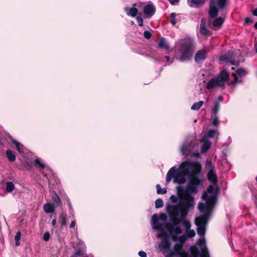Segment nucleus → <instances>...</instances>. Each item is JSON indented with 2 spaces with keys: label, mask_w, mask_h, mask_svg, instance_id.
I'll return each mask as SVG.
<instances>
[{
  "label": "nucleus",
  "mask_w": 257,
  "mask_h": 257,
  "mask_svg": "<svg viewBox=\"0 0 257 257\" xmlns=\"http://www.w3.org/2000/svg\"><path fill=\"white\" fill-rule=\"evenodd\" d=\"M21 237V233L20 231H18L15 236V239L16 241V245L19 246L20 245V239Z\"/></svg>",
  "instance_id": "7c9ffc66"
},
{
  "label": "nucleus",
  "mask_w": 257,
  "mask_h": 257,
  "mask_svg": "<svg viewBox=\"0 0 257 257\" xmlns=\"http://www.w3.org/2000/svg\"><path fill=\"white\" fill-rule=\"evenodd\" d=\"M204 102L200 100L197 102L194 103L191 106V108L193 110H198L203 105Z\"/></svg>",
  "instance_id": "5701e85b"
},
{
  "label": "nucleus",
  "mask_w": 257,
  "mask_h": 257,
  "mask_svg": "<svg viewBox=\"0 0 257 257\" xmlns=\"http://www.w3.org/2000/svg\"><path fill=\"white\" fill-rule=\"evenodd\" d=\"M137 21L138 23V25L140 26H142L143 25V19L140 16H137Z\"/></svg>",
  "instance_id": "58836bf2"
},
{
  "label": "nucleus",
  "mask_w": 257,
  "mask_h": 257,
  "mask_svg": "<svg viewBox=\"0 0 257 257\" xmlns=\"http://www.w3.org/2000/svg\"><path fill=\"white\" fill-rule=\"evenodd\" d=\"M206 58V53L204 50H200L197 52L195 56V61L199 63L204 60Z\"/></svg>",
  "instance_id": "ddd939ff"
},
{
  "label": "nucleus",
  "mask_w": 257,
  "mask_h": 257,
  "mask_svg": "<svg viewBox=\"0 0 257 257\" xmlns=\"http://www.w3.org/2000/svg\"><path fill=\"white\" fill-rule=\"evenodd\" d=\"M220 108V104L219 102H216L214 105V107L211 111V116H217Z\"/></svg>",
  "instance_id": "b1692460"
},
{
  "label": "nucleus",
  "mask_w": 257,
  "mask_h": 257,
  "mask_svg": "<svg viewBox=\"0 0 257 257\" xmlns=\"http://www.w3.org/2000/svg\"><path fill=\"white\" fill-rule=\"evenodd\" d=\"M256 182H257V177H256Z\"/></svg>",
  "instance_id": "6e6d98bb"
},
{
  "label": "nucleus",
  "mask_w": 257,
  "mask_h": 257,
  "mask_svg": "<svg viewBox=\"0 0 257 257\" xmlns=\"http://www.w3.org/2000/svg\"><path fill=\"white\" fill-rule=\"evenodd\" d=\"M11 140L13 144H14L16 147L17 151L19 152V153H23L22 149L23 148V145L21 144H20L19 142H18L17 140H15L12 137H10Z\"/></svg>",
  "instance_id": "412c9836"
},
{
  "label": "nucleus",
  "mask_w": 257,
  "mask_h": 257,
  "mask_svg": "<svg viewBox=\"0 0 257 257\" xmlns=\"http://www.w3.org/2000/svg\"><path fill=\"white\" fill-rule=\"evenodd\" d=\"M211 143L209 140H205L203 143L201 148V153H206L211 147Z\"/></svg>",
  "instance_id": "f3484780"
},
{
  "label": "nucleus",
  "mask_w": 257,
  "mask_h": 257,
  "mask_svg": "<svg viewBox=\"0 0 257 257\" xmlns=\"http://www.w3.org/2000/svg\"><path fill=\"white\" fill-rule=\"evenodd\" d=\"M56 219H53L52 221V224L53 226H55L56 225Z\"/></svg>",
  "instance_id": "de8ad7c7"
},
{
  "label": "nucleus",
  "mask_w": 257,
  "mask_h": 257,
  "mask_svg": "<svg viewBox=\"0 0 257 257\" xmlns=\"http://www.w3.org/2000/svg\"><path fill=\"white\" fill-rule=\"evenodd\" d=\"M192 156L194 157H199L200 156V153L195 152L192 154Z\"/></svg>",
  "instance_id": "a18cd8bd"
},
{
  "label": "nucleus",
  "mask_w": 257,
  "mask_h": 257,
  "mask_svg": "<svg viewBox=\"0 0 257 257\" xmlns=\"http://www.w3.org/2000/svg\"><path fill=\"white\" fill-rule=\"evenodd\" d=\"M172 5H177L178 4L179 1H170Z\"/></svg>",
  "instance_id": "49530a36"
},
{
  "label": "nucleus",
  "mask_w": 257,
  "mask_h": 257,
  "mask_svg": "<svg viewBox=\"0 0 257 257\" xmlns=\"http://www.w3.org/2000/svg\"><path fill=\"white\" fill-rule=\"evenodd\" d=\"M248 19V18H246V19H245V21H246V22H247Z\"/></svg>",
  "instance_id": "5fc2aeb1"
},
{
  "label": "nucleus",
  "mask_w": 257,
  "mask_h": 257,
  "mask_svg": "<svg viewBox=\"0 0 257 257\" xmlns=\"http://www.w3.org/2000/svg\"><path fill=\"white\" fill-rule=\"evenodd\" d=\"M227 1H210L209 4V14L211 18H215L218 12L226 7Z\"/></svg>",
  "instance_id": "0eeeda50"
},
{
  "label": "nucleus",
  "mask_w": 257,
  "mask_h": 257,
  "mask_svg": "<svg viewBox=\"0 0 257 257\" xmlns=\"http://www.w3.org/2000/svg\"><path fill=\"white\" fill-rule=\"evenodd\" d=\"M164 203L161 199H158L155 201V207L156 208H160L163 206Z\"/></svg>",
  "instance_id": "2f4dec72"
},
{
  "label": "nucleus",
  "mask_w": 257,
  "mask_h": 257,
  "mask_svg": "<svg viewBox=\"0 0 257 257\" xmlns=\"http://www.w3.org/2000/svg\"><path fill=\"white\" fill-rule=\"evenodd\" d=\"M218 192L219 190L217 188H215L211 185L209 186L207 191L202 195V198L205 202L198 203V209L202 214L195 218V224L197 226V233L201 238L197 241L196 245L191 246L190 247V252L193 257H209V251L204 237L205 227L211 216Z\"/></svg>",
  "instance_id": "f257e3e1"
},
{
  "label": "nucleus",
  "mask_w": 257,
  "mask_h": 257,
  "mask_svg": "<svg viewBox=\"0 0 257 257\" xmlns=\"http://www.w3.org/2000/svg\"><path fill=\"white\" fill-rule=\"evenodd\" d=\"M205 169L208 170L207 178L212 184L216 185L217 183V177L215 170V166L211 161L207 160L205 162Z\"/></svg>",
  "instance_id": "6e6552de"
},
{
  "label": "nucleus",
  "mask_w": 257,
  "mask_h": 257,
  "mask_svg": "<svg viewBox=\"0 0 257 257\" xmlns=\"http://www.w3.org/2000/svg\"><path fill=\"white\" fill-rule=\"evenodd\" d=\"M60 219L61 220V226H64L66 224V214L64 213H62L60 214Z\"/></svg>",
  "instance_id": "bb28decb"
},
{
  "label": "nucleus",
  "mask_w": 257,
  "mask_h": 257,
  "mask_svg": "<svg viewBox=\"0 0 257 257\" xmlns=\"http://www.w3.org/2000/svg\"><path fill=\"white\" fill-rule=\"evenodd\" d=\"M201 171L202 165L199 162L184 161L177 168L173 166L169 170L166 175V182L169 183L173 179L174 183L182 185L186 183L187 179L189 182L182 192L181 198L183 197L194 198L190 195L198 192V186L201 184V180L199 178Z\"/></svg>",
  "instance_id": "f03ea898"
},
{
  "label": "nucleus",
  "mask_w": 257,
  "mask_h": 257,
  "mask_svg": "<svg viewBox=\"0 0 257 257\" xmlns=\"http://www.w3.org/2000/svg\"><path fill=\"white\" fill-rule=\"evenodd\" d=\"M61 204V200H60V199L59 198V197L56 195V199L54 200V206H59Z\"/></svg>",
  "instance_id": "e433bc0d"
},
{
  "label": "nucleus",
  "mask_w": 257,
  "mask_h": 257,
  "mask_svg": "<svg viewBox=\"0 0 257 257\" xmlns=\"http://www.w3.org/2000/svg\"><path fill=\"white\" fill-rule=\"evenodd\" d=\"M200 33L203 35L210 34V31L204 26H200Z\"/></svg>",
  "instance_id": "f704fd0d"
},
{
  "label": "nucleus",
  "mask_w": 257,
  "mask_h": 257,
  "mask_svg": "<svg viewBox=\"0 0 257 257\" xmlns=\"http://www.w3.org/2000/svg\"><path fill=\"white\" fill-rule=\"evenodd\" d=\"M184 251L180 245L175 244L173 250H169L166 253V257H173L175 255H179L180 257H188V255L183 253ZM192 257H193L192 255Z\"/></svg>",
  "instance_id": "1a4fd4ad"
},
{
  "label": "nucleus",
  "mask_w": 257,
  "mask_h": 257,
  "mask_svg": "<svg viewBox=\"0 0 257 257\" xmlns=\"http://www.w3.org/2000/svg\"><path fill=\"white\" fill-rule=\"evenodd\" d=\"M181 199V197L180 198V199H178V197L177 196H176L175 195H172L171 196H170V200L172 202V203H177V204L176 205V206L178 205V202H179V201L180 200V199ZM174 206H176V205H174L173 207H172V208H173ZM174 213L173 212V211L172 210V213L170 214V217L172 218V219L174 220V218L176 217V215L174 214Z\"/></svg>",
  "instance_id": "dca6fc26"
},
{
  "label": "nucleus",
  "mask_w": 257,
  "mask_h": 257,
  "mask_svg": "<svg viewBox=\"0 0 257 257\" xmlns=\"http://www.w3.org/2000/svg\"><path fill=\"white\" fill-rule=\"evenodd\" d=\"M143 11L145 18H149L154 15L156 12V7L153 4H150L144 7Z\"/></svg>",
  "instance_id": "9d476101"
},
{
  "label": "nucleus",
  "mask_w": 257,
  "mask_h": 257,
  "mask_svg": "<svg viewBox=\"0 0 257 257\" xmlns=\"http://www.w3.org/2000/svg\"><path fill=\"white\" fill-rule=\"evenodd\" d=\"M138 254L140 257H147V253L144 251H140Z\"/></svg>",
  "instance_id": "79ce46f5"
},
{
  "label": "nucleus",
  "mask_w": 257,
  "mask_h": 257,
  "mask_svg": "<svg viewBox=\"0 0 257 257\" xmlns=\"http://www.w3.org/2000/svg\"><path fill=\"white\" fill-rule=\"evenodd\" d=\"M50 234L49 232H46L43 236V239L45 241H48L50 239Z\"/></svg>",
  "instance_id": "ea45409f"
},
{
  "label": "nucleus",
  "mask_w": 257,
  "mask_h": 257,
  "mask_svg": "<svg viewBox=\"0 0 257 257\" xmlns=\"http://www.w3.org/2000/svg\"><path fill=\"white\" fill-rule=\"evenodd\" d=\"M233 52H229L228 55H225L221 57V60L225 61L226 62H229L231 65L238 66L239 64V61H234L231 59Z\"/></svg>",
  "instance_id": "f8f14e48"
},
{
  "label": "nucleus",
  "mask_w": 257,
  "mask_h": 257,
  "mask_svg": "<svg viewBox=\"0 0 257 257\" xmlns=\"http://www.w3.org/2000/svg\"><path fill=\"white\" fill-rule=\"evenodd\" d=\"M254 48H255V51L257 53V44H255Z\"/></svg>",
  "instance_id": "603ef678"
},
{
  "label": "nucleus",
  "mask_w": 257,
  "mask_h": 257,
  "mask_svg": "<svg viewBox=\"0 0 257 257\" xmlns=\"http://www.w3.org/2000/svg\"><path fill=\"white\" fill-rule=\"evenodd\" d=\"M157 193L158 194H165L167 193V190L166 188H161V186L159 184L156 185Z\"/></svg>",
  "instance_id": "c85d7f7f"
},
{
  "label": "nucleus",
  "mask_w": 257,
  "mask_h": 257,
  "mask_svg": "<svg viewBox=\"0 0 257 257\" xmlns=\"http://www.w3.org/2000/svg\"><path fill=\"white\" fill-rule=\"evenodd\" d=\"M158 46L160 48L168 50L169 49V45L165 39L163 38H160L158 42Z\"/></svg>",
  "instance_id": "a211bd4d"
},
{
  "label": "nucleus",
  "mask_w": 257,
  "mask_h": 257,
  "mask_svg": "<svg viewBox=\"0 0 257 257\" xmlns=\"http://www.w3.org/2000/svg\"><path fill=\"white\" fill-rule=\"evenodd\" d=\"M205 1H188V5L191 7H199L203 5Z\"/></svg>",
  "instance_id": "4be33fe9"
},
{
  "label": "nucleus",
  "mask_w": 257,
  "mask_h": 257,
  "mask_svg": "<svg viewBox=\"0 0 257 257\" xmlns=\"http://www.w3.org/2000/svg\"><path fill=\"white\" fill-rule=\"evenodd\" d=\"M14 188L15 185L12 182H9L7 183L6 189L7 192H11L14 189Z\"/></svg>",
  "instance_id": "cd10ccee"
},
{
  "label": "nucleus",
  "mask_w": 257,
  "mask_h": 257,
  "mask_svg": "<svg viewBox=\"0 0 257 257\" xmlns=\"http://www.w3.org/2000/svg\"><path fill=\"white\" fill-rule=\"evenodd\" d=\"M187 238L188 237L186 236V235L184 233V234L179 236L178 238V241H179L181 243H184L187 240Z\"/></svg>",
  "instance_id": "c9c22d12"
},
{
  "label": "nucleus",
  "mask_w": 257,
  "mask_h": 257,
  "mask_svg": "<svg viewBox=\"0 0 257 257\" xmlns=\"http://www.w3.org/2000/svg\"><path fill=\"white\" fill-rule=\"evenodd\" d=\"M195 51V44L190 38H185L177 41L175 45V57L181 61L189 60Z\"/></svg>",
  "instance_id": "39448f33"
},
{
  "label": "nucleus",
  "mask_w": 257,
  "mask_h": 257,
  "mask_svg": "<svg viewBox=\"0 0 257 257\" xmlns=\"http://www.w3.org/2000/svg\"><path fill=\"white\" fill-rule=\"evenodd\" d=\"M216 134L217 135H219V133L216 130H210L208 132H207L205 134V137L207 138H213L214 135Z\"/></svg>",
  "instance_id": "393cba45"
},
{
  "label": "nucleus",
  "mask_w": 257,
  "mask_h": 257,
  "mask_svg": "<svg viewBox=\"0 0 257 257\" xmlns=\"http://www.w3.org/2000/svg\"><path fill=\"white\" fill-rule=\"evenodd\" d=\"M211 121L212 122V124L215 126H218L219 124V121L218 120V118L217 116H211Z\"/></svg>",
  "instance_id": "c756f323"
},
{
  "label": "nucleus",
  "mask_w": 257,
  "mask_h": 257,
  "mask_svg": "<svg viewBox=\"0 0 257 257\" xmlns=\"http://www.w3.org/2000/svg\"><path fill=\"white\" fill-rule=\"evenodd\" d=\"M6 154L10 161L14 162L15 161L16 156L11 150L7 151L6 152Z\"/></svg>",
  "instance_id": "a878e982"
},
{
  "label": "nucleus",
  "mask_w": 257,
  "mask_h": 257,
  "mask_svg": "<svg viewBox=\"0 0 257 257\" xmlns=\"http://www.w3.org/2000/svg\"><path fill=\"white\" fill-rule=\"evenodd\" d=\"M44 210L47 213H53L54 211L55 206L50 203H46L44 205Z\"/></svg>",
  "instance_id": "aec40b11"
},
{
  "label": "nucleus",
  "mask_w": 257,
  "mask_h": 257,
  "mask_svg": "<svg viewBox=\"0 0 257 257\" xmlns=\"http://www.w3.org/2000/svg\"><path fill=\"white\" fill-rule=\"evenodd\" d=\"M35 163L41 169H43L45 168V165L41 162V160L39 159H36L35 160Z\"/></svg>",
  "instance_id": "72a5a7b5"
},
{
  "label": "nucleus",
  "mask_w": 257,
  "mask_h": 257,
  "mask_svg": "<svg viewBox=\"0 0 257 257\" xmlns=\"http://www.w3.org/2000/svg\"><path fill=\"white\" fill-rule=\"evenodd\" d=\"M152 36V34L150 31H145L144 32V37L147 39H150Z\"/></svg>",
  "instance_id": "4c0bfd02"
},
{
  "label": "nucleus",
  "mask_w": 257,
  "mask_h": 257,
  "mask_svg": "<svg viewBox=\"0 0 257 257\" xmlns=\"http://www.w3.org/2000/svg\"><path fill=\"white\" fill-rule=\"evenodd\" d=\"M246 74V71L243 68H238L237 69L235 72L232 73V76L234 78V80L231 82L233 85H235L238 82H240V80H238V78L237 75L239 76H244Z\"/></svg>",
  "instance_id": "9b49d317"
},
{
  "label": "nucleus",
  "mask_w": 257,
  "mask_h": 257,
  "mask_svg": "<svg viewBox=\"0 0 257 257\" xmlns=\"http://www.w3.org/2000/svg\"><path fill=\"white\" fill-rule=\"evenodd\" d=\"M131 23L132 25H134V21H131Z\"/></svg>",
  "instance_id": "864d4df0"
},
{
  "label": "nucleus",
  "mask_w": 257,
  "mask_h": 257,
  "mask_svg": "<svg viewBox=\"0 0 257 257\" xmlns=\"http://www.w3.org/2000/svg\"><path fill=\"white\" fill-rule=\"evenodd\" d=\"M176 16V14L175 13H172L170 14V22L174 26L177 23V21L175 18Z\"/></svg>",
  "instance_id": "473e14b6"
},
{
  "label": "nucleus",
  "mask_w": 257,
  "mask_h": 257,
  "mask_svg": "<svg viewBox=\"0 0 257 257\" xmlns=\"http://www.w3.org/2000/svg\"><path fill=\"white\" fill-rule=\"evenodd\" d=\"M75 225H76V222L75 220H74L71 222V223L70 225V228H73L75 227Z\"/></svg>",
  "instance_id": "c03bdc74"
},
{
  "label": "nucleus",
  "mask_w": 257,
  "mask_h": 257,
  "mask_svg": "<svg viewBox=\"0 0 257 257\" xmlns=\"http://www.w3.org/2000/svg\"><path fill=\"white\" fill-rule=\"evenodd\" d=\"M191 146L189 143H185L181 147L180 151L182 155H187Z\"/></svg>",
  "instance_id": "6ab92c4d"
},
{
  "label": "nucleus",
  "mask_w": 257,
  "mask_h": 257,
  "mask_svg": "<svg viewBox=\"0 0 257 257\" xmlns=\"http://www.w3.org/2000/svg\"><path fill=\"white\" fill-rule=\"evenodd\" d=\"M254 27L255 29H257V22L254 24Z\"/></svg>",
  "instance_id": "3c124183"
},
{
  "label": "nucleus",
  "mask_w": 257,
  "mask_h": 257,
  "mask_svg": "<svg viewBox=\"0 0 257 257\" xmlns=\"http://www.w3.org/2000/svg\"><path fill=\"white\" fill-rule=\"evenodd\" d=\"M124 11L128 16H130L133 17H136L138 12V9L135 7H125L124 8Z\"/></svg>",
  "instance_id": "4468645a"
},
{
  "label": "nucleus",
  "mask_w": 257,
  "mask_h": 257,
  "mask_svg": "<svg viewBox=\"0 0 257 257\" xmlns=\"http://www.w3.org/2000/svg\"><path fill=\"white\" fill-rule=\"evenodd\" d=\"M165 58L166 59V61H167V62H169V60H170V57H169V56H166L165 57Z\"/></svg>",
  "instance_id": "8fccbe9b"
},
{
  "label": "nucleus",
  "mask_w": 257,
  "mask_h": 257,
  "mask_svg": "<svg viewBox=\"0 0 257 257\" xmlns=\"http://www.w3.org/2000/svg\"><path fill=\"white\" fill-rule=\"evenodd\" d=\"M166 221L167 216L164 213L159 215L154 214L152 217V228L158 230V237L162 238L159 247L165 256L167 251L170 250V241L169 236H171L174 240L179 234L182 232V229L180 226L175 223H172L168 226L166 223Z\"/></svg>",
  "instance_id": "7ed1b4c3"
},
{
  "label": "nucleus",
  "mask_w": 257,
  "mask_h": 257,
  "mask_svg": "<svg viewBox=\"0 0 257 257\" xmlns=\"http://www.w3.org/2000/svg\"><path fill=\"white\" fill-rule=\"evenodd\" d=\"M224 22V19L219 17L215 19L212 22L213 26L217 29L219 28Z\"/></svg>",
  "instance_id": "2eb2a0df"
},
{
  "label": "nucleus",
  "mask_w": 257,
  "mask_h": 257,
  "mask_svg": "<svg viewBox=\"0 0 257 257\" xmlns=\"http://www.w3.org/2000/svg\"><path fill=\"white\" fill-rule=\"evenodd\" d=\"M82 255V251L81 250H78L72 255L71 257H77Z\"/></svg>",
  "instance_id": "a19ab883"
},
{
  "label": "nucleus",
  "mask_w": 257,
  "mask_h": 257,
  "mask_svg": "<svg viewBox=\"0 0 257 257\" xmlns=\"http://www.w3.org/2000/svg\"><path fill=\"white\" fill-rule=\"evenodd\" d=\"M229 74L225 70H223L216 76L210 79L206 83V87L208 89H211L216 87L224 88L225 83L229 79Z\"/></svg>",
  "instance_id": "423d86ee"
},
{
  "label": "nucleus",
  "mask_w": 257,
  "mask_h": 257,
  "mask_svg": "<svg viewBox=\"0 0 257 257\" xmlns=\"http://www.w3.org/2000/svg\"><path fill=\"white\" fill-rule=\"evenodd\" d=\"M253 15L257 17V8L253 11Z\"/></svg>",
  "instance_id": "09e8293b"
},
{
  "label": "nucleus",
  "mask_w": 257,
  "mask_h": 257,
  "mask_svg": "<svg viewBox=\"0 0 257 257\" xmlns=\"http://www.w3.org/2000/svg\"><path fill=\"white\" fill-rule=\"evenodd\" d=\"M206 20L204 18L201 19L200 26H205Z\"/></svg>",
  "instance_id": "37998d69"
},
{
  "label": "nucleus",
  "mask_w": 257,
  "mask_h": 257,
  "mask_svg": "<svg viewBox=\"0 0 257 257\" xmlns=\"http://www.w3.org/2000/svg\"><path fill=\"white\" fill-rule=\"evenodd\" d=\"M195 206L194 198L192 197L186 198L183 197L180 199L177 206H174L173 211L176 215L172 223H180L185 227V234L188 238H192L195 236V232L191 229V223L186 217L190 210L193 209Z\"/></svg>",
  "instance_id": "20e7f679"
}]
</instances>
